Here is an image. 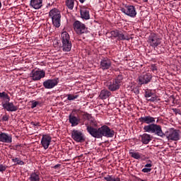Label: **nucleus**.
<instances>
[{"instance_id":"obj_1","label":"nucleus","mask_w":181,"mask_h":181,"mask_svg":"<svg viewBox=\"0 0 181 181\" xmlns=\"http://www.w3.org/2000/svg\"><path fill=\"white\" fill-rule=\"evenodd\" d=\"M86 130L93 138L96 139H101L103 136H105V138H114V135H115V132L107 125L98 127V122L94 118L90 119L89 124H86Z\"/></svg>"},{"instance_id":"obj_2","label":"nucleus","mask_w":181,"mask_h":181,"mask_svg":"<svg viewBox=\"0 0 181 181\" xmlns=\"http://www.w3.org/2000/svg\"><path fill=\"white\" fill-rule=\"evenodd\" d=\"M61 42L62 45L60 47L62 49L63 52H70L71 50L73 44L71 43V40H70V35H69V33L66 31L62 33Z\"/></svg>"},{"instance_id":"obj_3","label":"nucleus","mask_w":181,"mask_h":181,"mask_svg":"<svg viewBox=\"0 0 181 181\" xmlns=\"http://www.w3.org/2000/svg\"><path fill=\"white\" fill-rule=\"evenodd\" d=\"M145 132H149L150 134H155L157 136L160 138H165V133L162 131V127L156 124H151L146 125L144 127Z\"/></svg>"},{"instance_id":"obj_4","label":"nucleus","mask_w":181,"mask_h":181,"mask_svg":"<svg viewBox=\"0 0 181 181\" xmlns=\"http://www.w3.org/2000/svg\"><path fill=\"white\" fill-rule=\"evenodd\" d=\"M49 16L52 21V23L55 28H60L62 22V13L57 8L52 9L49 13Z\"/></svg>"},{"instance_id":"obj_5","label":"nucleus","mask_w":181,"mask_h":181,"mask_svg":"<svg viewBox=\"0 0 181 181\" xmlns=\"http://www.w3.org/2000/svg\"><path fill=\"white\" fill-rule=\"evenodd\" d=\"M74 30L76 35L81 36V35L88 33V28L86 26V24L81 23L80 21H75L73 24Z\"/></svg>"},{"instance_id":"obj_6","label":"nucleus","mask_w":181,"mask_h":181,"mask_svg":"<svg viewBox=\"0 0 181 181\" xmlns=\"http://www.w3.org/2000/svg\"><path fill=\"white\" fill-rule=\"evenodd\" d=\"M83 112L80 110L74 109L72 112L69 115V122L71 127H77L80 122H81V119L79 116H76V114Z\"/></svg>"},{"instance_id":"obj_7","label":"nucleus","mask_w":181,"mask_h":181,"mask_svg":"<svg viewBox=\"0 0 181 181\" xmlns=\"http://www.w3.org/2000/svg\"><path fill=\"white\" fill-rule=\"evenodd\" d=\"M168 141H179L180 139V131L175 129H170L164 133V137Z\"/></svg>"},{"instance_id":"obj_8","label":"nucleus","mask_w":181,"mask_h":181,"mask_svg":"<svg viewBox=\"0 0 181 181\" xmlns=\"http://www.w3.org/2000/svg\"><path fill=\"white\" fill-rule=\"evenodd\" d=\"M46 76V72L44 70L40 69H33L30 74V77L33 80V81H39L42 78H45Z\"/></svg>"},{"instance_id":"obj_9","label":"nucleus","mask_w":181,"mask_h":181,"mask_svg":"<svg viewBox=\"0 0 181 181\" xmlns=\"http://www.w3.org/2000/svg\"><path fill=\"white\" fill-rule=\"evenodd\" d=\"M71 138L76 142H80L81 144L86 142V136H84V134L79 130L74 129L71 132Z\"/></svg>"},{"instance_id":"obj_10","label":"nucleus","mask_w":181,"mask_h":181,"mask_svg":"<svg viewBox=\"0 0 181 181\" xmlns=\"http://www.w3.org/2000/svg\"><path fill=\"white\" fill-rule=\"evenodd\" d=\"M60 82L59 78H54L52 79H47L42 83L43 87L47 90H52V88H54L57 84Z\"/></svg>"},{"instance_id":"obj_11","label":"nucleus","mask_w":181,"mask_h":181,"mask_svg":"<svg viewBox=\"0 0 181 181\" xmlns=\"http://www.w3.org/2000/svg\"><path fill=\"white\" fill-rule=\"evenodd\" d=\"M121 11L124 13V15H127L130 18H136V8L134 6H125V7L122 8Z\"/></svg>"},{"instance_id":"obj_12","label":"nucleus","mask_w":181,"mask_h":181,"mask_svg":"<svg viewBox=\"0 0 181 181\" xmlns=\"http://www.w3.org/2000/svg\"><path fill=\"white\" fill-rule=\"evenodd\" d=\"M148 42L150 43V46H151L152 47H154L155 49V47H158V46H159V45L162 43V40L159 38L158 35L155 33H151L149 35Z\"/></svg>"},{"instance_id":"obj_13","label":"nucleus","mask_w":181,"mask_h":181,"mask_svg":"<svg viewBox=\"0 0 181 181\" xmlns=\"http://www.w3.org/2000/svg\"><path fill=\"white\" fill-rule=\"evenodd\" d=\"M80 15L83 21H90V8L86 6L80 7Z\"/></svg>"},{"instance_id":"obj_14","label":"nucleus","mask_w":181,"mask_h":181,"mask_svg":"<svg viewBox=\"0 0 181 181\" xmlns=\"http://www.w3.org/2000/svg\"><path fill=\"white\" fill-rule=\"evenodd\" d=\"M152 80V74L151 73H144L139 77V83L142 84H148Z\"/></svg>"},{"instance_id":"obj_15","label":"nucleus","mask_w":181,"mask_h":181,"mask_svg":"<svg viewBox=\"0 0 181 181\" xmlns=\"http://www.w3.org/2000/svg\"><path fill=\"white\" fill-rule=\"evenodd\" d=\"M112 62L108 57H103L100 60V67L102 70H109L111 68Z\"/></svg>"},{"instance_id":"obj_16","label":"nucleus","mask_w":181,"mask_h":181,"mask_svg":"<svg viewBox=\"0 0 181 181\" xmlns=\"http://www.w3.org/2000/svg\"><path fill=\"white\" fill-rule=\"evenodd\" d=\"M9 101L10 100H8L5 103H1L3 108L10 112H14L15 111H18V106H15V105H13V103Z\"/></svg>"},{"instance_id":"obj_17","label":"nucleus","mask_w":181,"mask_h":181,"mask_svg":"<svg viewBox=\"0 0 181 181\" xmlns=\"http://www.w3.org/2000/svg\"><path fill=\"white\" fill-rule=\"evenodd\" d=\"M0 142H3V144H12V134L0 132Z\"/></svg>"},{"instance_id":"obj_18","label":"nucleus","mask_w":181,"mask_h":181,"mask_svg":"<svg viewBox=\"0 0 181 181\" xmlns=\"http://www.w3.org/2000/svg\"><path fill=\"white\" fill-rule=\"evenodd\" d=\"M50 142H52V136L49 134H43L41 139V144L44 149H47L50 146Z\"/></svg>"},{"instance_id":"obj_19","label":"nucleus","mask_w":181,"mask_h":181,"mask_svg":"<svg viewBox=\"0 0 181 181\" xmlns=\"http://www.w3.org/2000/svg\"><path fill=\"white\" fill-rule=\"evenodd\" d=\"M156 118L151 117V115L148 116H144L139 118V122L141 124H147L148 125H151L155 122Z\"/></svg>"},{"instance_id":"obj_20","label":"nucleus","mask_w":181,"mask_h":181,"mask_svg":"<svg viewBox=\"0 0 181 181\" xmlns=\"http://www.w3.org/2000/svg\"><path fill=\"white\" fill-rule=\"evenodd\" d=\"M29 6L33 8V9H41L43 6V0H30Z\"/></svg>"},{"instance_id":"obj_21","label":"nucleus","mask_w":181,"mask_h":181,"mask_svg":"<svg viewBox=\"0 0 181 181\" xmlns=\"http://www.w3.org/2000/svg\"><path fill=\"white\" fill-rule=\"evenodd\" d=\"M107 87L108 88L109 91H117V90H119L121 88L120 83H118L117 81L112 80V81H110L107 83Z\"/></svg>"},{"instance_id":"obj_22","label":"nucleus","mask_w":181,"mask_h":181,"mask_svg":"<svg viewBox=\"0 0 181 181\" xmlns=\"http://www.w3.org/2000/svg\"><path fill=\"white\" fill-rule=\"evenodd\" d=\"M141 141L144 145H148V144L150 143L151 141H152V137L151 136V134H144L140 136Z\"/></svg>"},{"instance_id":"obj_23","label":"nucleus","mask_w":181,"mask_h":181,"mask_svg":"<svg viewBox=\"0 0 181 181\" xmlns=\"http://www.w3.org/2000/svg\"><path fill=\"white\" fill-rule=\"evenodd\" d=\"M30 181H40V173L39 172H33L28 178Z\"/></svg>"},{"instance_id":"obj_24","label":"nucleus","mask_w":181,"mask_h":181,"mask_svg":"<svg viewBox=\"0 0 181 181\" xmlns=\"http://www.w3.org/2000/svg\"><path fill=\"white\" fill-rule=\"evenodd\" d=\"M111 95V92L108 90H102L99 95V97L101 100H107L108 97Z\"/></svg>"},{"instance_id":"obj_25","label":"nucleus","mask_w":181,"mask_h":181,"mask_svg":"<svg viewBox=\"0 0 181 181\" xmlns=\"http://www.w3.org/2000/svg\"><path fill=\"white\" fill-rule=\"evenodd\" d=\"M0 100L2 103H6V101H11V97L6 92H0Z\"/></svg>"},{"instance_id":"obj_26","label":"nucleus","mask_w":181,"mask_h":181,"mask_svg":"<svg viewBox=\"0 0 181 181\" xmlns=\"http://www.w3.org/2000/svg\"><path fill=\"white\" fill-rule=\"evenodd\" d=\"M65 4L68 9L73 11L74 8V0H65Z\"/></svg>"},{"instance_id":"obj_27","label":"nucleus","mask_w":181,"mask_h":181,"mask_svg":"<svg viewBox=\"0 0 181 181\" xmlns=\"http://www.w3.org/2000/svg\"><path fill=\"white\" fill-rule=\"evenodd\" d=\"M104 180L107 181H121V178L118 177H115V176L110 175H107L106 177H104Z\"/></svg>"},{"instance_id":"obj_28","label":"nucleus","mask_w":181,"mask_h":181,"mask_svg":"<svg viewBox=\"0 0 181 181\" xmlns=\"http://www.w3.org/2000/svg\"><path fill=\"white\" fill-rule=\"evenodd\" d=\"M129 153L132 156V158H134V159H141V154L139 152H135L134 150H131L129 151Z\"/></svg>"},{"instance_id":"obj_29","label":"nucleus","mask_w":181,"mask_h":181,"mask_svg":"<svg viewBox=\"0 0 181 181\" xmlns=\"http://www.w3.org/2000/svg\"><path fill=\"white\" fill-rule=\"evenodd\" d=\"M66 97L68 101H74V100H77V98H78L79 95L78 94H67Z\"/></svg>"},{"instance_id":"obj_30","label":"nucleus","mask_w":181,"mask_h":181,"mask_svg":"<svg viewBox=\"0 0 181 181\" xmlns=\"http://www.w3.org/2000/svg\"><path fill=\"white\" fill-rule=\"evenodd\" d=\"M117 40H128V38H127V37H125L124 33H122L121 31H119L117 33Z\"/></svg>"},{"instance_id":"obj_31","label":"nucleus","mask_w":181,"mask_h":181,"mask_svg":"<svg viewBox=\"0 0 181 181\" xmlns=\"http://www.w3.org/2000/svg\"><path fill=\"white\" fill-rule=\"evenodd\" d=\"M122 74H119L115 78L113 79V81H116V83H118L119 84H122V80H123Z\"/></svg>"},{"instance_id":"obj_32","label":"nucleus","mask_w":181,"mask_h":181,"mask_svg":"<svg viewBox=\"0 0 181 181\" xmlns=\"http://www.w3.org/2000/svg\"><path fill=\"white\" fill-rule=\"evenodd\" d=\"M12 162L16 163V165H21V166L25 165V162L18 158H12Z\"/></svg>"},{"instance_id":"obj_33","label":"nucleus","mask_w":181,"mask_h":181,"mask_svg":"<svg viewBox=\"0 0 181 181\" xmlns=\"http://www.w3.org/2000/svg\"><path fill=\"white\" fill-rule=\"evenodd\" d=\"M119 32V31H118L117 30L111 31V32H110V35H111L112 37L117 38V36H118Z\"/></svg>"},{"instance_id":"obj_34","label":"nucleus","mask_w":181,"mask_h":181,"mask_svg":"<svg viewBox=\"0 0 181 181\" xmlns=\"http://www.w3.org/2000/svg\"><path fill=\"white\" fill-rule=\"evenodd\" d=\"M1 122L9 121V115L5 114L1 119Z\"/></svg>"},{"instance_id":"obj_35","label":"nucleus","mask_w":181,"mask_h":181,"mask_svg":"<svg viewBox=\"0 0 181 181\" xmlns=\"http://www.w3.org/2000/svg\"><path fill=\"white\" fill-rule=\"evenodd\" d=\"M39 105V102L38 101H33L32 105H31V108H36Z\"/></svg>"},{"instance_id":"obj_36","label":"nucleus","mask_w":181,"mask_h":181,"mask_svg":"<svg viewBox=\"0 0 181 181\" xmlns=\"http://www.w3.org/2000/svg\"><path fill=\"white\" fill-rule=\"evenodd\" d=\"M151 170H152V168H144L141 170V172H143L144 173H149V172H151Z\"/></svg>"},{"instance_id":"obj_37","label":"nucleus","mask_w":181,"mask_h":181,"mask_svg":"<svg viewBox=\"0 0 181 181\" xmlns=\"http://www.w3.org/2000/svg\"><path fill=\"white\" fill-rule=\"evenodd\" d=\"M152 95H153V93H152V92L146 91V93H145L146 98H149V97H152Z\"/></svg>"},{"instance_id":"obj_38","label":"nucleus","mask_w":181,"mask_h":181,"mask_svg":"<svg viewBox=\"0 0 181 181\" xmlns=\"http://www.w3.org/2000/svg\"><path fill=\"white\" fill-rule=\"evenodd\" d=\"M6 170V165H0V172H5Z\"/></svg>"},{"instance_id":"obj_39","label":"nucleus","mask_w":181,"mask_h":181,"mask_svg":"<svg viewBox=\"0 0 181 181\" xmlns=\"http://www.w3.org/2000/svg\"><path fill=\"white\" fill-rule=\"evenodd\" d=\"M31 125H33V127H40V122H32Z\"/></svg>"},{"instance_id":"obj_40","label":"nucleus","mask_w":181,"mask_h":181,"mask_svg":"<svg viewBox=\"0 0 181 181\" xmlns=\"http://www.w3.org/2000/svg\"><path fill=\"white\" fill-rule=\"evenodd\" d=\"M149 163H147L144 165V167L146 168H152V161L149 160Z\"/></svg>"},{"instance_id":"obj_41","label":"nucleus","mask_w":181,"mask_h":181,"mask_svg":"<svg viewBox=\"0 0 181 181\" xmlns=\"http://www.w3.org/2000/svg\"><path fill=\"white\" fill-rule=\"evenodd\" d=\"M156 70H158V68L156 67V66L152 65L151 66V71H156Z\"/></svg>"},{"instance_id":"obj_42","label":"nucleus","mask_w":181,"mask_h":181,"mask_svg":"<svg viewBox=\"0 0 181 181\" xmlns=\"http://www.w3.org/2000/svg\"><path fill=\"white\" fill-rule=\"evenodd\" d=\"M82 115L83 117H86V118H88V117H90V114H88L87 112H83V114Z\"/></svg>"},{"instance_id":"obj_43","label":"nucleus","mask_w":181,"mask_h":181,"mask_svg":"<svg viewBox=\"0 0 181 181\" xmlns=\"http://www.w3.org/2000/svg\"><path fill=\"white\" fill-rule=\"evenodd\" d=\"M148 101H151V103H153L155 101V98L152 97L151 98L148 99Z\"/></svg>"},{"instance_id":"obj_44","label":"nucleus","mask_w":181,"mask_h":181,"mask_svg":"<svg viewBox=\"0 0 181 181\" xmlns=\"http://www.w3.org/2000/svg\"><path fill=\"white\" fill-rule=\"evenodd\" d=\"M86 0H79V2H81V4H84V2H86Z\"/></svg>"},{"instance_id":"obj_45","label":"nucleus","mask_w":181,"mask_h":181,"mask_svg":"<svg viewBox=\"0 0 181 181\" xmlns=\"http://www.w3.org/2000/svg\"><path fill=\"white\" fill-rule=\"evenodd\" d=\"M59 166H60V165H59V164L56 165L54 166L55 169L57 168H59Z\"/></svg>"},{"instance_id":"obj_46","label":"nucleus","mask_w":181,"mask_h":181,"mask_svg":"<svg viewBox=\"0 0 181 181\" xmlns=\"http://www.w3.org/2000/svg\"><path fill=\"white\" fill-rule=\"evenodd\" d=\"M2 8V3L0 1V9Z\"/></svg>"},{"instance_id":"obj_47","label":"nucleus","mask_w":181,"mask_h":181,"mask_svg":"<svg viewBox=\"0 0 181 181\" xmlns=\"http://www.w3.org/2000/svg\"><path fill=\"white\" fill-rule=\"evenodd\" d=\"M144 2H148V0H143Z\"/></svg>"},{"instance_id":"obj_48","label":"nucleus","mask_w":181,"mask_h":181,"mask_svg":"<svg viewBox=\"0 0 181 181\" xmlns=\"http://www.w3.org/2000/svg\"><path fill=\"white\" fill-rule=\"evenodd\" d=\"M177 111V109H174V112Z\"/></svg>"},{"instance_id":"obj_49","label":"nucleus","mask_w":181,"mask_h":181,"mask_svg":"<svg viewBox=\"0 0 181 181\" xmlns=\"http://www.w3.org/2000/svg\"><path fill=\"white\" fill-rule=\"evenodd\" d=\"M18 146H19V145H16V148H18Z\"/></svg>"}]
</instances>
